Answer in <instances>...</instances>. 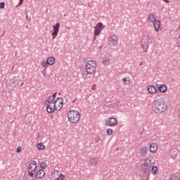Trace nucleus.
<instances>
[{
  "label": "nucleus",
  "instance_id": "obj_20",
  "mask_svg": "<svg viewBox=\"0 0 180 180\" xmlns=\"http://www.w3.org/2000/svg\"><path fill=\"white\" fill-rule=\"evenodd\" d=\"M33 178H34V175L30 174V173H25L22 180H33Z\"/></svg>",
  "mask_w": 180,
  "mask_h": 180
},
{
  "label": "nucleus",
  "instance_id": "obj_22",
  "mask_svg": "<svg viewBox=\"0 0 180 180\" xmlns=\"http://www.w3.org/2000/svg\"><path fill=\"white\" fill-rule=\"evenodd\" d=\"M46 61L48 62V65H54L56 58H54V57H49L47 58Z\"/></svg>",
  "mask_w": 180,
  "mask_h": 180
},
{
  "label": "nucleus",
  "instance_id": "obj_33",
  "mask_svg": "<svg viewBox=\"0 0 180 180\" xmlns=\"http://www.w3.org/2000/svg\"><path fill=\"white\" fill-rule=\"evenodd\" d=\"M5 8V2L0 3V9H4Z\"/></svg>",
  "mask_w": 180,
  "mask_h": 180
},
{
  "label": "nucleus",
  "instance_id": "obj_10",
  "mask_svg": "<svg viewBox=\"0 0 180 180\" xmlns=\"http://www.w3.org/2000/svg\"><path fill=\"white\" fill-rule=\"evenodd\" d=\"M44 175H46V172L43 169L37 170L35 174L34 175V179L39 180L44 178Z\"/></svg>",
  "mask_w": 180,
  "mask_h": 180
},
{
  "label": "nucleus",
  "instance_id": "obj_17",
  "mask_svg": "<svg viewBox=\"0 0 180 180\" xmlns=\"http://www.w3.org/2000/svg\"><path fill=\"white\" fill-rule=\"evenodd\" d=\"M148 20L151 23L157 20V15L154 13H150L148 15Z\"/></svg>",
  "mask_w": 180,
  "mask_h": 180
},
{
  "label": "nucleus",
  "instance_id": "obj_26",
  "mask_svg": "<svg viewBox=\"0 0 180 180\" xmlns=\"http://www.w3.org/2000/svg\"><path fill=\"white\" fill-rule=\"evenodd\" d=\"M90 163L91 164V165L96 166L98 165V160H96V158H90Z\"/></svg>",
  "mask_w": 180,
  "mask_h": 180
},
{
  "label": "nucleus",
  "instance_id": "obj_13",
  "mask_svg": "<svg viewBox=\"0 0 180 180\" xmlns=\"http://www.w3.org/2000/svg\"><path fill=\"white\" fill-rule=\"evenodd\" d=\"M167 92V86L165 84H160L158 89V96H160L161 94H165Z\"/></svg>",
  "mask_w": 180,
  "mask_h": 180
},
{
  "label": "nucleus",
  "instance_id": "obj_7",
  "mask_svg": "<svg viewBox=\"0 0 180 180\" xmlns=\"http://www.w3.org/2000/svg\"><path fill=\"white\" fill-rule=\"evenodd\" d=\"M64 105V100L62 98L58 97L55 101L54 106L57 111L61 110Z\"/></svg>",
  "mask_w": 180,
  "mask_h": 180
},
{
  "label": "nucleus",
  "instance_id": "obj_41",
  "mask_svg": "<svg viewBox=\"0 0 180 180\" xmlns=\"http://www.w3.org/2000/svg\"><path fill=\"white\" fill-rule=\"evenodd\" d=\"M147 178H148V176H143V180H147Z\"/></svg>",
  "mask_w": 180,
  "mask_h": 180
},
{
  "label": "nucleus",
  "instance_id": "obj_12",
  "mask_svg": "<svg viewBox=\"0 0 180 180\" xmlns=\"http://www.w3.org/2000/svg\"><path fill=\"white\" fill-rule=\"evenodd\" d=\"M150 46V41L148 38L142 40V48L145 53H147L148 50V47Z\"/></svg>",
  "mask_w": 180,
  "mask_h": 180
},
{
  "label": "nucleus",
  "instance_id": "obj_18",
  "mask_svg": "<svg viewBox=\"0 0 180 180\" xmlns=\"http://www.w3.org/2000/svg\"><path fill=\"white\" fill-rule=\"evenodd\" d=\"M148 153V148L147 146H143L141 148V154L142 157H146Z\"/></svg>",
  "mask_w": 180,
  "mask_h": 180
},
{
  "label": "nucleus",
  "instance_id": "obj_35",
  "mask_svg": "<svg viewBox=\"0 0 180 180\" xmlns=\"http://www.w3.org/2000/svg\"><path fill=\"white\" fill-rule=\"evenodd\" d=\"M23 1L25 0H20L18 4L16 6V8H18V6H20L23 4Z\"/></svg>",
  "mask_w": 180,
  "mask_h": 180
},
{
  "label": "nucleus",
  "instance_id": "obj_4",
  "mask_svg": "<svg viewBox=\"0 0 180 180\" xmlns=\"http://www.w3.org/2000/svg\"><path fill=\"white\" fill-rule=\"evenodd\" d=\"M151 168H153V163L151 162V160L149 158L145 159L141 166V169L143 172L148 174V177H146V180L150 179V174H151Z\"/></svg>",
  "mask_w": 180,
  "mask_h": 180
},
{
  "label": "nucleus",
  "instance_id": "obj_21",
  "mask_svg": "<svg viewBox=\"0 0 180 180\" xmlns=\"http://www.w3.org/2000/svg\"><path fill=\"white\" fill-rule=\"evenodd\" d=\"M38 165L39 167H40L41 169L42 170L46 169V168H47V163L46 162L39 160Z\"/></svg>",
  "mask_w": 180,
  "mask_h": 180
},
{
  "label": "nucleus",
  "instance_id": "obj_36",
  "mask_svg": "<svg viewBox=\"0 0 180 180\" xmlns=\"http://www.w3.org/2000/svg\"><path fill=\"white\" fill-rule=\"evenodd\" d=\"M22 151V148L18 146L16 149V153H20Z\"/></svg>",
  "mask_w": 180,
  "mask_h": 180
},
{
  "label": "nucleus",
  "instance_id": "obj_28",
  "mask_svg": "<svg viewBox=\"0 0 180 180\" xmlns=\"http://www.w3.org/2000/svg\"><path fill=\"white\" fill-rule=\"evenodd\" d=\"M53 32H60V22H57L54 26H53Z\"/></svg>",
  "mask_w": 180,
  "mask_h": 180
},
{
  "label": "nucleus",
  "instance_id": "obj_19",
  "mask_svg": "<svg viewBox=\"0 0 180 180\" xmlns=\"http://www.w3.org/2000/svg\"><path fill=\"white\" fill-rule=\"evenodd\" d=\"M157 148H158V146L155 143L150 145L149 150L150 153H157Z\"/></svg>",
  "mask_w": 180,
  "mask_h": 180
},
{
  "label": "nucleus",
  "instance_id": "obj_8",
  "mask_svg": "<svg viewBox=\"0 0 180 180\" xmlns=\"http://www.w3.org/2000/svg\"><path fill=\"white\" fill-rule=\"evenodd\" d=\"M45 105L46 106V112L47 113L51 114L56 112V105H54V103H45Z\"/></svg>",
  "mask_w": 180,
  "mask_h": 180
},
{
  "label": "nucleus",
  "instance_id": "obj_15",
  "mask_svg": "<svg viewBox=\"0 0 180 180\" xmlns=\"http://www.w3.org/2000/svg\"><path fill=\"white\" fill-rule=\"evenodd\" d=\"M153 27L155 32H160V27H161V21L156 20L155 22H153Z\"/></svg>",
  "mask_w": 180,
  "mask_h": 180
},
{
  "label": "nucleus",
  "instance_id": "obj_3",
  "mask_svg": "<svg viewBox=\"0 0 180 180\" xmlns=\"http://www.w3.org/2000/svg\"><path fill=\"white\" fill-rule=\"evenodd\" d=\"M68 119L71 124H77V123H79L81 115L77 110H71L68 112Z\"/></svg>",
  "mask_w": 180,
  "mask_h": 180
},
{
  "label": "nucleus",
  "instance_id": "obj_43",
  "mask_svg": "<svg viewBox=\"0 0 180 180\" xmlns=\"http://www.w3.org/2000/svg\"><path fill=\"white\" fill-rule=\"evenodd\" d=\"M139 65L141 67V65H143V62L140 63Z\"/></svg>",
  "mask_w": 180,
  "mask_h": 180
},
{
  "label": "nucleus",
  "instance_id": "obj_11",
  "mask_svg": "<svg viewBox=\"0 0 180 180\" xmlns=\"http://www.w3.org/2000/svg\"><path fill=\"white\" fill-rule=\"evenodd\" d=\"M110 41L112 47H116L119 43V38H117L116 34H113L110 37Z\"/></svg>",
  "mask_w": 180,
  "mask_h": 180
},
{
  "label": "nucleus",
  "instance_id": "obj_42",
  "mask_svg": "<svg viewBox=\"0 0 180 180\" xmlns=\"http://www.w3.org/2000/svg\"><path fill=\"white\" fill-rule=\"evenodd\" d=\"M95 40H96V36H94L93 38V41H95Z\"/></svg>",
  "mask_w": 180,
  "mask_h": 180
},
{
  "label": "nucleus",
  "instance_id": "obj_30",
  "mask_svg": "<svg viewBox=\"0 0 180 180\" xmlns=\"http://www.w3.org/2000/svg\"><path fill=\"white\" fill-rule=\"evenodd\" d=\"M107 134H108V136H112V134H113V130L110 128L108 129Z\"/></svg>",
  "mask_w": 180,
  "mask_h": 180
},
{
  "label": "nucleus",
  "instance_id": "obj_6",
  "mask_svg": "<svg viewBox=\"0 0 180 180\" xmlns=\"http://www.w3.org/2000/svg\"><path fill=\"white\" fill-rule=\"evenodd\" d=\"M105 29V26L103 25V23L101 22H98L96 26L94 27V36H99L101 34L102 30Z\"/></svg>",
  "mask_w": 180,
  "mask_h": 180
},
{
  "label": "nucleus",
  "instance_id": "obj_16",
  "mask_svg": "<svg viewBox=\"0 0 180 180\" xmlns=\"http://www.w3.org/2000/svg\"><path fill=\"white\" fill-rule=\"evenodd\" d=\"M169 180H180V173L176 172L169 176Z\"/></svg>",
  "mask_w": 180,
  "mask_h": 180
},
{
  "label": "nucleus",
  "instance_id": "obj_38",
  "mask_svg": "<svg viewBox=\"0 0 180 180\" xmlns=\"http://www.w3.org/2000/svg\"><path fill=\"white\" fill-rule=\"evenodd\" d=\"M42 74H44V75H46L47 74V69L46 68H44L42 71Z\"/></svg>",
  "mask_w": 180,
  "mask_h": 180
},
{
  "label": "nucleus",
  "instance_id": "obj_34",
  "mask_svg": "<svg viewBox=\"0 0 180 180\" xmlns=\"http://www.w3.org/2000/svg\"><path fill=\"white\" fill-rule=\"evenodd\" d=\"M41 65H43L44 67H47V65H49V63L46 61H44L41 64Z\"/></svg>",
  "mask_w": 180,
  "mask_h": 180
},
{
  "label": "nucleus",
  "instance_id": "obj_23",
  "mask_svg": "<svg viewBox=\"0 0 180 180\" xmlns=\"http://www.w3.org/2000/svg\"><path fill=\"white\" fill-rule=\"evenodd\" d=\"M150 172L152 175H157V172H158V167L157 166H153L150 169Z\"/></svg>",
  "mask_w": 180,
  "mask_h": 180
},
{
  "label": "nucleus",
  "instance_id": "obj_29",
  "mask_svg": "<svg viewBox=\"0 0 180 180\" xmlns=\"http://www.w3.org/2000/svg\"><path fill=\"white\" fill-rule=\"evenodd\" d=\"M37 148H38V150H44V148H46V146H44V144H43V143H39L37 144Z\"/></svg>",
  "mask_w": 180,
  "mask_h": 180
},
{
  "label": "nucleus",
  "instance_id": "obj_14",
  "mask_svg": "<svg viewBox=\"0 0 180 180\" xmlns=\"http://www.w3.org/2000/svg\"><path fill=\"white\" fill-rule=\"evenodd\" d=\"M148 94H150L151 95H154V94H156V96H158V90L153 85H149L147 87Z\"/></svg>",
  "mask_w": 180,
  "mask_h": 180
},
{
  "label": "nucleus",
  "instance_id": "obj_39",
  "mask_svg": "<svg viewBox=\"0 0 180 180\" xmlns=\"http://www.w3.org/2000/svg\"><path fill=\"white\" fill-rule=\"evenodd\" d=\"M52 98H57V93H54L52 96H51Z\"/></svg>",
  "mask_w": 180,
  "mask_h": 180
},
{
  "label": "nucleus",
  "instance_id": "obj_37",
  "mask_svg": "<svg viewBox=\"0 0 180 180\" xmlns=\"http://www.w3.org/2000/svg\"><path fill=\"white\" fill-rule=\"evenodd\" d=\"M100 140H101V137H99V136H96V139H95L96 143H99Z\"/></svg>",
  "mask_w": 180,
  "mask_h": 180
},
{
  "label": "nucleus",
  "instance_id": "obj_31",
  "mask_svg": "<svg viewBox=\"0 0 180 180\" xmlns=\"http://www.w3.org/2000/svg\"><path fill=\"white\" fill-rule=\"evenodd\" d=\"M64 179H65V176H64V174H60L57 179V180H64Z\"/></svg>",
  "mask_w": 180,
  "mask_h": 180
},
{
  "label": "nucleus",
  "instance_id": "obj_2",
  "mask_svg": "<svg viewBox=\"0 0 180 180\" xmlns=\"http://www.w3.org/2000/svg\"><path fill=\"white\" fill-rule=\"evenodd\" d=\"M85 70L86 74H83L84 78H89L88 74L95 75L96 74V63L94 60H89L86 63Z\"/></svg>",
  "mask_w": 180,
  "mask_h": 180
},
{
  "label": "nucleus",
  "instance_id": "obj_40",
  "mask_svg": "<svg viewBox=\"0 0 180 180\" xmlns=\"http://www.w3.org/2000/svg\"><path fill=\"white\" fill-rule=\"evenodd\" d=\"M166 4H169V0H163Z\"/></svg>",
  "mask_w": 180,
  "mask_h": 180
},
{
  "label": "nucleus",
  "instance_id": "obj_27",
  "mask_svg": "<svg viewBox=\"0 0 180 180\" xmlns=\"http://www.w3.org/2000/svg\"><path fill=\"white\" fill-rule=\"evenodd\" d=\"M122 82H123L124 85H129V84H130L129 77H124L122 79Z\"/></svg>",
  "mask_w": 180,
  "mask_h": 180
},
{
  "label": "nucleus",
  "instance_id": "obj_24",
  "mask_svg": "<svg viewBox=\"0 0 180 180\" xmlns=\"http://www.w3.org/2000/svg\"><path fill=\"white\" fill-rule=\"evenodd\" d=\"M110 63V58L108 56H105L103 59V64L104 65H108Z\"/></svg>",
  "mask_w": 180,
  "mask_h": 180
},
{
  "label": "nucleus",
  "instance_id": "obj_32",
  "mask_svg": "<svg viewBox=\"0 0 180 180\" xmlns=\"http://www.w3.org/2000/svg\"><path fill=\"white\" fill-rule=\"evenodd\" d=\"M58 32L53 31V32H52V36H53L52 40H54L56 39V36H58Z\"/></svg>",
  "mask_w": 180,
  "mask_h": 180
},
{
  "label": "nucleus",
  "instance_id": "obj_1",
  "mask_svg": "<svg viewBox=\"0 0 180 180\" xmlns=\"http://www.w3.org/2000/svg\"><path fill=\"white\" fill-rule=\"evenodd\" d=\"M153 105L156 110H158V113H162V112L168 109L167 103H165V101L162 98H158V97H155L153 101Z\"/></svg>",
  "mask_w": 180,
  "mask_h": 180
},
{
  "label": "nucleus",
  "instance_id": "obj_9",
  "mask_svg": "<svg viewBox=\"0 0 180 180\" xmlns=\"http://www.w3.org/2000/svg\"><path fill=\"white\" fill-rule=\"evenodd\" d=\"M117 124V120L115 117H109L105 121V126H110V127H115Z\"/></svg>",
  "mask_w": 180,
  "mask_h": 180
},
{
  "label": "nucleus",
  "instance_id": "obj_5",
  "mask_svg": "<svg viewBox=\"0 0 180 180\" xmlns=\"http://www.w3.org/2000/svg\"><path fill=\"white\" fill-rule=\"evenodd\" d=\"M36 172H37V162L31 160L28 165L27 173L33 176L35 175Z\"/></svg>",
  "mask_w": 180,
  "mask_h": 180
},
{
  "label": "nucleus",
  "instance_id": "obj_25",
  "mask_svg": "<svg viewBox=\"0 0 180 180\" xmlns=\"http://www.w3.org/2000/svg\"><path fill=\"white\" fill-rule=\"evenodd\" d=\"M46 103H56V99L53 98L52 96H48L47 101H45Z\"/></svg>",
  "mask_w": 180,
  "mask_h": 180
}]
</instances>
